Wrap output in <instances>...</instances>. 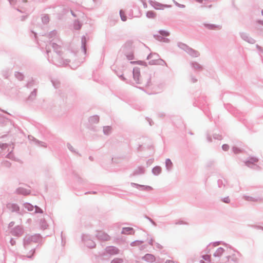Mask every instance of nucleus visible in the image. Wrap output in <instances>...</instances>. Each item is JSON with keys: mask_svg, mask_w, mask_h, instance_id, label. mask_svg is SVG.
<instances>
[{"mask_svg": "<svg viewBox=\"0 0 263 263\" xmlns=\"http://www.w3.org/2000/svg\"><path fill=\"white\" fill-rule=\"evenodd\" d=\"M134 78L137 83H139L140 70L138 68H134L133 70Z\"/></svg>", "mask_w": 263, "mask_h": 263, "instance_id": "obj_1", "label": "nucleus"}, {"mask_svg": "<svg viewBox=\"0 0 263 263\" xmlns=\"http://www.w3.org/2000/svg\"><path fill=\"white\" fill-rule=\"evenodd\" d=\"M147 256L153 258V256L152 255H147Z\"/></svg>", "mask_w": 263, "mask_h": 263, "instance_id": "obj_16", "label": "nucleus"}, {"mask_svg": "<svg viewBox=\"0 0 263 263\" xmlns=\"http://www.w3.org/2000/svg\"><path fill=\"white\" fill-rule=\"evenodd\" d=\"M109 130H110V128L109 127H106L104 128L105 132L108 133Z\"/></svg>", "mask_w": 263, "mask_h": 263, "instance_id": "obj_11", "label": "nucleus"}, {"mask_svg": "<svg viewBox=\"0 0 263 263\" xmlns=\"http://www.w3.org/2000/svg\"><path fill=\"white\" fill-rule=\"evenodd\" d=\"M120 16H121V19L123 21H125L126 20V16L124 15V14L121 11H120Z\"/></svg>", "mask_w": 263, "mask_h": 263, "instance_id": "obj_7", "label": "nucleus"}, {"mask_svg": "<svg viewBox=\"0 0 263 263\" xmlns=\"http://www.w3.org/2000/svg\"><path fill=\"white\" fill-rule=\"evenodd\" d=\"M156 9H160V8L159 7H156Z\"/></svg>", "mask_w": 263, "mask_h": 263, "instance_id": "obj_18", "label": "nucleus"}, {"mask_svg": "<svg viewBox=\"0 0 263 263\" xmlns=\"http://www.w3.org/2000/svg\"><path fill=\"white\" fill-rule=\"evenodd\" d=\"M166 164L168 167H170L172 165V162L170 160H167L166 161Z\"/></svg>", "mask_w": 263, "mask_h": 263, "instance_id": "obj_9", "label": "nucleus"}, {"mask_svg": "<svg viewBox=\"0 0 263 263\" xmlns=\"http://www.w3.org/2000/svg\"><path fill=\"white\" fill-rule=\"evenodd\" d=\"M145 189L147 190H151L152 188L149 186H147L145 187Z\"/></svg>", "mask_w": 263, "mask_h": 263, "instance_id": "obj_14", "label": "nucleus"}, {"mask_svg": "<svg viewBox=\"0 0 263 263\" xmlns=\"http://www.w3.org/2000/svg\"><path fill=\"white\" fill-rule=\"evenodd\" d=\"M114 262H115V261H113L112 262V263H114Z\"/></svg>", "mask_w": 263, "mask_h": 263, "instance_id": "obj_19", "label": "nucleus"}, {"mask_svg": "<svg viewBox=\"0 0 263 263\" xmlns=\"http://www.w3.org/2000/svg\"><path fill=\"white\" fill-rule=\"evenodd\" d=\"M223 201L226 203H229L230 202V199L228 197L224 199Z\"/></svg>", "mask_w": 263, "mask_h": 263, "instance_id": "obj_12", "label": "nucleus"}, {"mask_svg": "<svg viewBox=\"0 0 263 263\" xmlns=\"http://www.w3.org/2000/svg\"><path fill=\"white\" fill-rule=\"evenodd\" d=\"M147 16L149 18H153L155 16V14L152 11H148L147 13Z\"/></svg>", "mask_w": 263, "mask_h": 263, "instance_id": "obj_4", "label": "nucleus"}, {"mask_svg": "<svg viewBox=\"0 0 263 263\" xmlns=\"http://www.w3.org/2000/svg\"><path fill=\"white\" fill-rule=\"evenodd\" d=\"M233 150L234 153L236 154L241 152V150L240 148L236 147H233Z\"/></svg>", "mask_w": 263, "mask_h": 263, "instance_id": "obj_6", "label": "nucleus"}, {"mask_svg": "<svg viewBox=\"0 0 263 263\" xmlns=\"http://www.w3.org/2000/svg\"><path fill=\"white\" fill-rule=\"evenodd\" d=\"M139 170H140V173H143L144 172V170L142 168H139Z\"/></svg>", "mask_w": 263, "mask_h": 263, "instance_id": "obj_15", "label": "nucleus"}, {"mask_svg": "<svg viewBox=\"0 0 263 263\" xmlns=\"http://www.w3.org/2000/svg\"><path fill=\"white\" fill-rule=\"evenodd\" d=\"M106 239H107V238H108V236H106Z\"/></svg>", "mask_w": 263, "mask_h": 263, "instance_id": "obj_17", "label": "nucleus"}, {"mask_svg": "<svg viewBox=\"0 0 263 263\" xmlns=\"http://www.w3.org/2000/svg\"><path fill=\"white\" fill-rule=\"evenodd\" d=\"M203 258L205 259V260H209V258H210V256H208V255H205V256H203Z\"/></svg>", "mask_w": 263, "mask_h": 263, "instance_id": "obj_13", "label": "nucleus"}, {"mask_svg": "<svg viewBox=\"0 0 263 263\" xmlns=\"http://www.w3.org/2000/svg\"><path fill=\"white\" fill-rule=\"evenodd\" d=\"M133 232V229L130 228H123L122 233L125 234H130Z\"/></svg>", "mask_w": 263, "mask_h": 263, "instance_id": "obj_2", "label": "nucleus"}, {"mask_svg": "<svg viewBox=\"0 0 263 263\" xmlns=\"http://www.w3.org/2000/svg\"><path fill=\"white\" fill-rule=\"evenodd\" d=\"M222 149L224 151H227L229 149V146L227 144H224L222 145Z\"/></svg>", "mask_w": 263, "mask_h": 263, "instance_id": "obj_8", "label": "nucleus"}, {"mask_svg": "<svg viewBox=\"0 0 263 263\" xmlns=\"http://www.w3.org/2000/svg\"><path fill=\"white\" fill-rule=\"evenodd\" d=\"M160 33L163 35H165V36H167L168 35V33L165 31H162L160 32Z\"/></svg>", "mask_w": 263, "mask_h": 263, "instance_id": "obj_10", "label": "nucleus"}, {"mask_svg": "<svg viewBox=\"0 0 263 263\" xmlns=\"http://www.w3.org/2000/svg\"><path fill=\"white\" fill-rule=\"evenodd\" d=\"M257 161H258V159L257 158H252L249 161L246 162V164L247 165H249V164L250 163H254L257 162Z\"/></svg>", "mask_w": 263, "mask_h": 263, "instance_id": "obj_3", "label": "nucleus"}, {"mask_svg": "<svg viewBox=\"0 0 263 263\" xmlns=\"http://www.w3.org/2000/svg\"><path fill=\"white\" fill-rule=\"evenodd\" d=\"M160 171H161V169L159 167H156L153 169V172L155 174H159Z\"/></svg>", "mask_w": 263, "mask_h": 263, "instance_id": "obj_5", "label": "nucleus"}]
</instances>
